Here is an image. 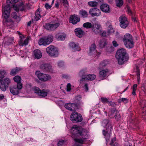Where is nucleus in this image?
<instances>
[{
	"mask_svg": "<svg viewBox=\"0 0 146 146\" xmlns=\"http://www.w3.org/2000/svg\"><path fill=\"white\" fill-rule=\"evenodd\" d=\"M102 125L105 127L106 131L103 130L102 131L103 135L105 136L106 141L108 142L110 139V134L112 129V125L108 119L104 120L102 122Z\"/></svg>",
	"mask_w": 146,
	"mask_h": 146,
	"instance_id": "nucleus-2",
	"label": "nucleus"
},
{
	"mask_svg": "<svg viewBox=\"0 0 146 146\" xmlns=\"http://www.w3.org/2000/svg\"><path fill=\"white\" fill-rule=\"evenodd\" d=\"M80 21V18L77 15L75 14L71 15L70 18L69 22L73 25L76 24Z\"/></svg>",
	"mask_w": 146,
	"mask_h": 146,
	"instance_id": "nucleus-20",
	"label": "nucleus"
},
{
	"mask_svg": "<svg viewBox=\"0 0 146 146\" xmlns=\"http://www.w3.org/2000/svg\"><path fill=\"white\" fill-rule=\"evenodd\" d=\"M89 13L92 17H98L101 15L100 10L96 8L91 9L89 10Z\"/></svg>",
	"mask_w": 146,
	"mask_h": 146,
	"instance_id": "nucleus-18",
	"label": "nucleus"
},
{
	"mask_svg": "<svg viewBox=\"0 0 146 146\" xmlns=\"http://www.w3.org/2000/svg\"><path fill=\"white\" fill-rule=\"evenodd\" d=\"M66 36V35L63 33H59L55 35V37L58 40H63L65 39Z\"/></svg>",
	"mask_w": 146,
	"mask_h": 146,
	"instance_id": "nucleus-26",
	"label": "nucleus"
},
{
	"mask_svg": "<svg viewBox=\"0 0 146 146\" xmlns=\"http://www.w3.org/2000/svg\"><path fill=\"white\" fill-rule=\"evenodd\" d=\"M38 43L40 45L46 46L47 45L44 37L40 38L38 40Z\"/></svg>",
	"mask_w": 146,
	"mask_h": 146,
	"instance_id": "nucleus-33",
	"label": "nucleus"
},
{
	"mask_svg": "<svg viewBox=\"0 0 146 146\" xmlns=\"http://www.w3.org/2000/svg\"><path fill=\"white\" fill-rule=\"evenodd\" d=\"M75 140L76 142L82 144L85 141L86 139L83 138V139H75Z\"/></svg>",
	"mask_w": 146,
	"mask_h": 146,
	"instance_id": "nucleus-49",
	"label": "nucleus"
},
{
	"mask_svg": "<svg viewBox=\"0 0 146 146\" xmlns=\"http://www.w3.org/2000/svg\"><path fill=\"white\" fill-rule=\"evenodd\" d=\"M97 50L96 49V45L95 44H93L90 46V48L89 54L90 55H96Z\"/></svg>",
	"mask_w": 146,
	"mask_h": 146,
	"instance_id": "nucleus-24",
	"label": "nucleus"
},
{
	"mask_svg": "<svg viewBox=\"0 0 146 146\" xmlns=\"http://www.w3.org/2000/svg\"><path fill=\"white\" fill-rule=\"evenodd\" d=\"M34 54L35 58L39 59L42 56V54L41 51L38 50L36 49L34 51Z\"/></svg>",
	"mask_w": 146,
	"mask_h": 146,
	"instance_id": "nucleus-28",
	"label": "nucleus"
},
{
	"mask_svg": "<svg viewBox=\"0 0 146 146\" xmlns=\"http://www.w3.org/2000/svg\"><path fill=\"white\" fill-rule=\"evenodd\" d=\"M118 102L119 103L121 102H123L124 103H126L128 102V100L126 98H123L121 99H119L118 100Z\"/></svg>",
	"mask_w": 146,
	"mask_h": 146,
	"instance_id": "nucleus-48",
	"label": "nucleus"
},
{
	"mask_svg": "<svg viewBox=\"0 0 146 146\" xmlns=\"http://www.w3.org/2000/svg\"><path fill=\"white\" fill-rule=\"evenodd\" d=\"M108 63V61L107 60L103 61L100 65V68H103Z\"/></svg>",
	"mask_w": 146,
	"mask_h": 146,
	"instance_id": "nucleus-46",
	"label": "nucleus"
},
{
	"mask_svg": "<svg viewBox=\"0 0 146 146\" xmlns=\"http://www.w3.org/2000/svg\"><path fill=\"white\" fill-rule=\"evenodd\" d=\"M116 6L118 7H121L123 4V0H115Z\"/></svg>",
	"mask_w": 146,
	"mask_h": 146,
	"instance_id": "nucleus-42",
	"label": "nucleus"
},
{
	"mask_svg": "<svg viewBox=\"0 0 146 146\" xmlns=\"http://www.w3.org/2000/svg\"><path fill=\"white\" fill-rule=\"evenodd\" d=\"M112 43L113 46L115 47H117L118 45V44L115 41H113L112 42Z\"/></svg>",
	"mask_w": 146,
	"mask_h": 146,
	"instance_id": "nucleus-60",
	"label": "nucleus"
},
{
	"mask_svg": "<svg viewBox=\"0 0 146 146\" xmlns=\"http://www.w3.org/2000/svg\"><path fill=\"white\" fill-rule=\"evenodd\" d=\"M45 7L47 9H50L52 7V6L51 5H50L48 3H46L45 5Z\"/></svg>",
	"mask_w": 146,
	"mask_h": 146,
	"instance_id": "nucleus-56",
	"label": "nucleus"
},
{
	"mask_svg": "<svg viewBox=\"0 0 146 146\" xmlns=\"http://www.w3.org/2000/svg\"><path fill=\"white\" fill-rule=\"evenodd\" d=\"M136 89H133V92H132V94L133 95L135 96L136 95V93H135V91H136Z\"/></svg>",
	"mask_w": 146,
	"mask_h": 146,
	"instance_id": "nucleus-64",
	"label": "nucleus"
},
{
	"mask_svg": "<svg viewBox=\"0 0 146 146\" xmlns=\"http://www.w3.org/2000/svg\"><path fill=\"white\" fill-rule=\"evenodd\" d=\"M6 75V72L4 70H0V82L5 77V75Z\"/></svg>",
	"mask_w": 146,
	"mask_h": 146,
	"instance_id": "nucleus-38",
	"label": "nucleus"
},
{
	"mask_svg": "<svg viewBox=\"0 0 146 146\" xmlns=\"http://www.w3.org/2000/svg\"><path fill=\"white\" fill-rule=\"evenodd\" d=\"M10 4L9 3H7V5H3L2 6V10L3 12V16L4 17L3 19L4 24L7 26H8L9 25L8 23H10L11 21L9 19L10 12Z\"/></svg>",
	"mask_w": 146,
	"mask_h": 146,
	"instance_id": "nucleus-3",
	"label": "nucleus"
},
{
	"mask_svg": "<svg viewBox=\"0 0 146 146\" xmlns=\"http://www.w3.org/2000/svg\"><path fill=\"white\" fill-rule=\"evenodd\" d=\"M46 51L51 57H56L58 55V51L56 48L52 45L49 46L46 48Z\"/></svg>",
	"mask_w": 146,
	"mask_h": 146,
	"instance_id": "nucleus-5",
	"label": "nucleus"
},
{
	"mask_svg": "<svg viewBox=\"0 0 146 146\" xmlns=\"http://www.w3.org/2000/svg\"><path fill=\"white\" fill-rule=\"evenodd\" d=\"M86 70H81L79 73V75L81 76L82 79L85 80H92L95 79L96 76L94 74H88L86 75Z\"/></svg>",
	"mask_w": 146,
	"mask_h": 146,
	"instance_id": "nucleus-6",
	"label": "nucleus"
},
{
	"mask_svg": "<svg viewBox=\"0 0 146 146\" xmlns=\"http://www.w3.org/2000/svg\"><path fill=\"white\" fill-rule=\"evenodd\" d=\"M44 37L47 45L49 44L53 41V37L51 35H49Z\"/></svg>",
	"mask_w": 146,
	"mask_h": 146,
	"instance_id": "nucleus-31",
	"label": "nucleus"
},
{
	"mask_svg": "<svg viewBox=\"0 0 146 146\" xmlns=\"http://www.w3.org/2000/svg\"><path fill=\"white\" fill-rule=\"evenodd\" d=\"M92 25L91 23L88 22L83 24V26L84 27L89 29L92 28Z\"/></svg>",
	"mask_w": 146,
	"mask_h": 146,
	"instance_id": "nucleus-43",
	"label": "nucleus"
},
{
	"mask_svg": "<svg viewBox=\"0 0 146 146\" xmlns=\"http://www.w3.org/2000/svg\"><path fill=\"white\" fill-rule=\"evenodd\" d=\"M120 27L123 29H125L129 24L127 18L124 16H121L119 18Z\"/></svg>",
	"mask_w": 146,
	"mask_h": 146,
	"instance_id": "nucleus-14",
	"label": "nucleus"
},
{
	"mask_svg": "<svg viewBox=\"0 0 146 146\" xmlns=\"http://www.w3.org/2000/svg\"><path fill=\"white\" fill-rule=\"evenodd\" d=\"M71 85L70 83L68 84L67 85V91H70L71 90Z\"/></svg>",
	"mask_w": 146,
	"mask_h": 146,
	"instance_id": "nucleus-55",
	"label": "nucleus"
},
{
	"mask_svg": "<svg viewBox=\"0 0 146 146\" xmlns=\"http://www.w3.org/2000/svg\"><path fill=\"white\" fill-rule=\"evenodd\" d=\"M39 9H37L35 13V21L38 20L41 17V15L40 14V12L39 11Z\"/></svg>",
	"mask_w": 146,
	"mask_h": 146,
	"instance_id": "nucleus-39",
	"label": "nucleus"
},
{
	"mask_svg": "<svg viewBox=\"0 0 146 146\" xmlns=\"http://www.w3.org/2000/svg\"><path fill=\"white\" fill-rule=\"evenodd\" d=\"M58 65L60 67H63L64 66V62H59L58 63Z\"/></svg>",
	"mask_w": 146,
	"mask_h": 146,
	"instance_id": "nucleus-57",
	"label": "nucleus"
},
{
	"mask_svg": "<svg viewBox=\"0 0 146 146\" xmlns=\"http://www.w3.org/2000/svg\"><path fill=\"white\" fill-rule=\"evenodd\" d=\"M108 71L107 69L103 70L100 72V77H105L107 75Z\"/></svg>",
	"mask_w": 146,
	"mask_h": 146,
	"instance_id": "nucleus-34",
	"label": "nucleus"
},
{
	"mask_svg": "<svg viewBox=\"0 0 146 146\" xmlns=\"http://www.w3.org/2000/svg\"><path fill=\"white\" fill-rule=\"evenodd\" d=\"M100 9L103 12L106 13H109L110 12L109 5L107 4L102 5L100 7Z\"/></svg>",
	"mask_w": 146,
	"mask_h": 146,
	"instance_id": "nucleus-23",
	"label": "nucleus"
},
{
	"mask_svg": "<svg viewBox=\"0 0 146 146\" xmlns=\"http://www.w3.org/2000/svg\"><path fill=\"white\" fill-rule=\"evenodd\" d=\"M60 1L63 3V5L67 8L69 7L68 2L67 0H60Z\"/></svg>",
	"mask_w": 146,
	"mask_h": 146,
	"instance_id": "nucleus-45",
	"label": "nucleus"
},
{
	"mask_svg": "<svg viewBox=\"0 0 146 146\" xmlns=\"http://www.w3.org/2000/svg\"><path fill=\"white\" fill-rule=\"evenodd\" d=\"M41 68L44 71L52 72V66L49 64H42L40 66Z\"/></svg>",
	"mask_w": 146,
	"mask_h": 146,
	"instance_id": "nucleus-21",
	"label": "nucleus"
},
{
	"mask_svg": "<svg viewBox=\"0 0 146 146\" xmlns=\"http://www.w3.org/2000/svg\"><path fill=\"white\" fill-rule=\"evenodd\" d=\"M14 81L17 83L18 84L19 83H20L21 85H22V83L21 82V77L19 76H15L13 78Z\"/></svg>",
	"mask_w": 146,
	"mask_h": 146,
	"instance_id": "nucleus-36",
	"label": "nucleus"
},
{
	"mask_svg": "<svg viewBox=\"0 0 146 146\" xmlns=\"http://www.w3.org/2000/svg\"><path fill=\"white\" fill-rule=\"evenodd\" d=\"M142 118L146 120V112L145 111H143L142 113Z\"/></svg>",
	"mask_w": 146,
	"mask_h": 146,
	"instance_id": "nucleus-59",
	"label": "nucleus"
},
{
	"mask_svg": "<svg viewBox=\"0 0 146 146\" xmlns=\"http://www.w3.org/2000/svg\"><path fill=\"white\" fill-rule=\"evenodd\" d=\"M13 6L14 9L17 12L19 10L22 11L24 9V5L23 3H21L19 4L16 5H13Z\"/></svg>",
	"mask_w": 146,
	"mask_h": 146,
	"instance_id": "nucleus-22",
	"label": "nucleus"
},
{
	"mask_svg": "<svg viewBox=\"0 0 146 146\" xmlns=\"http://www.w3.org/2000/svg\"><path fill=\"white\" fill-rule=\"evenodd\" d=\"M1 83L0 85V88L3 91H5L8 88V86L11 83V80L9 78H6L0 82Z\"/></svg>",
	"mask_w": 146,
	"mask_h": 146,
	"instance_id": "nucleus-7",
	"label": "nucleus"
},
{
	"mask_svg": "<svg viewBox=\"0 0 146 146\" xmlns=\"http://www.w3.org/2000/svg\"><path fill=\"white\" fill-rule=\"evenodd\" d=\"M76 100L80 101L81 99V97L80 96H78L76 97Z\"/></svg>",
	"mask_w": 146,
	"mask_h": 146,
	"instance_id": "nucleus-63",
	"label": "nucleus"
},
{
	"mask_svg": "<svg viewBox=\"0 0 146 146\" xmlns=\"http://www.w3.org/2000/svg\"><path fill=\"white\" fill-rule=\"evenodd\" d=\"M33 90L38 95L42 97H45L48 94V92L45 90L44 89L41 90L39 88L36 86L33 87Z\"/></svg>",
	"mask_w": 146,
	"mask_h": 146,
	"instance_id": "nucleus-10",
	"label": "nucleus"
},
{
	"mask_svg": "<svg viewBox=\"0 0 146 146\" xmlns=\"http://www.w3.org/2000/svg\"><path fill=\"white\" fill-rule=\"evenodd\" d=\"M92 30L96 34H100L102 32L101 25L97 23H95L93 25Z\"/></svg>",
	"mask_w": 146,
	"mask_h": 146,
	"instance_id": "nucleus-15",
	"label": "nucleus"
},
{
	"mask_svg": "<svg viewBox=\"0 0 146 146\" xmlns=\"http://www.w3.org/2000/svg\"><path fill=\"white\" fill-rule=\"evenodd\" d=\"M101 102L104 104L108 103L109 102L108 99L103 97L101 98Z\"/></svg>",
	"mask_w": 146,
	"mask_h": 146,
	"instance_id": "nucleus-47",
	"label": "nucleus"
},
{
	"mask_svg": "<svg viewBox=\"0 0 146 146\" xmlns=\"http://www.w3.org/2000/svg\"><path fill=\"white\" fill-rule=\"evenodd\" d=\"M64 107L66 109L70 111H74L77 108V104H76L69 103L66 104Z\"/></svg>",
	"mask_w": 146,
	"mask_h": 146,
	"instance_id": "nucleus-19",
	"label": "nucleus"
},
{
	"mask_svg": "<svg viewBox=\"0 0 146 146\" xmlns=\"http://www.w3.org/2000/svg\"><path fill=\"white\" fill-rule=\"evenodd\" d=\"M88 5L91 7H96L98 5V3L96 1H89L88 3Z\"/></svg>",
	"mask_w": 146,
	"mask_h": 146,
	"instance_id": "nucleus-37",
	"label": "nucleus"
},
{
	"mask_svg": "<svg viewBox=\"0 0 146 146\" xmlns=\"http://www.w3.org/2000/svg\"><path fill=\"white\" fill-rule=\"evenodd\" d=\"M19 0H7L6 1L7 3H10V4L12 3H15L17 2Z\"/></svg>",
	"mask_w": 146,
	"mask_h": 146,
	"instance_id": "nucleus-51",
	"label": "nucleus"
},
{
	"mask_svg": "<svg viewBox=\"0 0 146 146\" xmlns=\"http://www.w3.org/2000/svg\"><path fill=\"white\" fill-rule=\"evenodd\" d=\"M69 45L70 48L73 49L74 50L79 51L80 50V47L74 42H70L69 43Z\"/></svg>",
	"mask_w": 146,
	"mask_h": 146,
	"instance_id": "nucleus-29",
	"label": "nucleus"
},
{
	"mask_svg": "<svg viewBox=\"0 0 146 146\" xmlns=\"http://www.w3.org/2000/svg\"><path fill=\"white\" fill-rule=\"evenodd\" d=\"M82 136L83 138L86 139L88 138V135L87 134V131L86 129H83L82 131L80 132V133L79 135Z\"/></svg>",
	"mask_w": 146,
	"mask_h": 146,
	"instance_id": "nucleus-32",
	"label": "nucleus"
},
{
	"mask_svg": "<svg viewBox=\"0 0 146 146\" xmlns=\"http://www.w3.org/2000/svg\"><path fill=\"white\" fill-rule=\"evenodd\" d=\"M115 57L119 65L123 64L127 61L129 59V55L127 54L126 50L123 48L117 51Z\"/></svg>",
	"mask_w": 146,
	"mask_h": 146,
	"instance_id": "nucleus-1",
	"label": "nucleus"
},
{
	"mask_svg": "<svg viewBox=\"0 0 146 146\" xmlns=\"http://www.w3.org/2000/svg\"><path fill=\"white\" fill-rule=\"evenodd\" d=\"M17 32L18 34L19 35V37L20 38L19 42V44L22 46L27 45L28 43L29 38H27L24 40L23 39L25 38V37L23 35H22L20 32L18 31Z\"/></svg>",
	"mask_w": 146,
	"mask_h": 146,
	"instance_id": "nucleus-17",
	"label": "nucleus"
},
{
	"mask_svg": "<svg viewBox=\"0 0 146 146\" xmlns=\"http://www.w3.org/2000/svg\"><path fill=\"white\" fill-rule=\"evenodd\" d=\"M109 105L112 106L114 107L115 105V104L114 102H113L111 101H109V102L108 103Z\"/></svg>",
	"mask_w": 146,
	"mask_h": 146,
	"instance_id": "nucleus-58",
	"label": "nucleus"
},
{
	"mask_svg": "<svg viewBox=\"0 0 146 146\" xmlns=\"http://www.w3.org/2000/svg\"><path fill=\"white\" fill-rule=\"evenodd\" d=\"M116 138H114L113 139H112L111 140L110 145H112L114 143V142L116 141Z\"/></svg>",
	"mask_w": 146,
	"mask_h": 146,
	"instance_id": "nucleus-62",
	"label": "nucleus"
},
{
	"mask_svg": "<svg viewBox=\"0 0 146 146\" xmlns=\"http://www.w3.org/2000/svg\"><path fill=\"white\" fill-rule=\"evenodd\" d=\"M59 0H57L55 5V7L56 8L58 9L59 8L60 2Z\"/></svg>",
	"mask_w": 146,
	"mask_h": 146,
	"instance_id": "nucleus-53",
	"label": "nucleus"
},
{
	"mask_svg": "<svg viewBox=\"0 0 146 146\" xmlns=\"http://www.w3.org/2000/svg\"><path fill=\"white\" fill-rule=\"evenodd\" d=\"M23 85L19 83L16 86H14L9 88L11 92L14 95H17L19 94V90L22 88Z\"/></svg>",
	"mask_w": 146,
	"mask_h": 146,
	"instance_id": "nucleus-11",
	"label": "nucleus"
},
{
	"mask_svg": "<svg viewBox=\"0 0 146 146\" xmlns=\"http://www.w3.org/2000/svg\"><path fill=\"white\" fill-rule=\"evenodd\" d=\"M80 131V127L76 125H73L70 130L71 133L74 136L79 135Z\"/></svg>",
	"mask_w": 146,
	"mask_h": 146,
	"instance_id": "nucleus-16",
	"label": "nucleus"
},
{
	"mask_svg": "<svg viewBox=\"0 0 146 146\" xmlns=\"http://www.w3.org/2000/svg\"><path fill=\"white\" fill-rule=\"evenodd\" d=\"M141 107L142 109H144L146 107V101L145 100H142L141 102Z\"/></svg>",
	"mask_w": 146,
	"mask_h": 146,
	"instance_id": "nucleus-50",
	"label": "nucleus"
},
{
	"mask_svg": "<svg viewBox=\"0 0 146 146\" xmlns=\"http://www.w3.org/2000/svg\"><path fill=\"white\" fill-rule=\"evenodd\" d=\"M136 75L137 76V81L138 82V84H139V83L140 82V72H139V68L138 67H136Z\"/></svg>",
	"mask_w": 146,
	"mask_h": 146,
	"instance_id": "nucleus-41",
	"label": "nucleus"
},
{
	"mask_svg": "<svg viewBox=\"0 0 146 146\" xmlns=\"http://www.w3.org/2000/svg\"><path fill=\"white\" fill-rule=\"evenodd\" d=\"M36 74L38 78L41 80L46 82L51 79L50 76L47 74L39 73V72H36Z\"/></svg>",
	"mask_w": 146,
	"mask_h": 146,
	"instance_id": "nucleus-12",
	"label": "nucleus"
},
{
	"mask_svg": "<svg viewBox=\"0 0 146 146\" xmlns=\"http://www.w3.org/2000/svg\"><path fill=\"white\" fill-rule=\"evenodd\" d=\"M79 14L84 18H86L88 17V13L87 11L83 9L80 11Z\"/></svg>",
	"mask_w": 146,
	"mask_h": 146,
	"instance_id": "nucleus-35",
	"label": "nucleus"
},
{
	"mask_svg": "<svg viewBox=\"0 0 146 146\" xmlns=\"http://www.w3.org/2000/svg\"><path fill=\"white\" fill-rule=\"evenodd\" d=\"M60 25V23H58L51 24L48 23L46 24L44 27L48 30L53 31L58 28Z\"/></svg>",
	"mask_w": 146,
	"mask_h": 146,
	"instance_id": "nucleus-13",
	"label": "nucleus"
},
{
	"mask_svg": "<svg viewBox=\"0 0 146 146\" xmlns=\"http://www.w3.org/2000/svg\"><path fill=\"white\" fill-rule=\"evenodd\" d=\"M12 17L16 21L19 22L21 19V17L19 15H17L16 12H14L11 15Z\"/></svg>",
	"mask_w": 146,
	"mask_h": 146,
	"instance_id": "nucleus-27",
	"label": "nucleus"
},
{
	"mask_svg": "<svg viewBox=\"0 0 146 146\" xmlns=\"http://www.w3.org/2000/svg\"><path fill=\"white\" fill-rule=\"evenodd\" d=\"M74 32L76 35L79 38L82 37L84 35V32L80 28L75 29Z\"/></svg>",
	"mask_w": 146,
	"mask_h": 146,
	"instance_id": "nucleus-25",
	"label": "nucleus"
},
{
	"mask_svg": "<svg viewBox=\"0 0 146 146\" xmlns=\"http://www.w3.org/2000/svg\"><path fill=\"white\" fill-rule=\"evenodd\" d=\"M26 88L29 92L31 91L32 90H33V87L31 83H27L26 84Z\"/></svg>",
	"mask_w": 146,
	"mask_h": 146,
	"instance_id": "nucleus-44",
	"label": "nucleus"
},
{
	"mask_svg": "<svg viewBox=\"0 0 146 146\" xmlns=\"http://www.w3.org/2000/svg\"><path fill=\"white\" fill-rule=\"evenodd\" d=\"M109 115L111 118L115 117L116 120L117 121L120 120L121 118L119 113L115 108L110 109L109 113Z\"/></svg>",
	"mask_w": 146,
	"mask_h": 146,
	"instance_id": "nucleus-9",
	"label": "nucleus"
},
{
	"mask_svg": "<svg viewBox=\"0 0 146 146\" xmlns=\"http://www.w3.org/2000/svg\"><path fill=\"white\" fill-rule=\"evenodd\" d=\"M70 120L74 122H81L83 119L81 115L76 111L72 113L70 116Z\"/></svg>",
	"mask_w": 146,
	"mask_h": 146,
	"instance_id": "nucleus-8",
	"label": "nucleus"
},
{
	"mask_svg": "<svg viewBox=\"0 0 146 146\" xmlns=\"http://www.w3.org/2000/svg\"><path fill=\"white\" fill-rule=\"evenodd\" d=\"M99 46L101 48H103L106 44V41L104 39L101 40L99 42Z\"/></svg>",
	"mask_w": 146,
	"mask_h": 146,
	"instance_id": "nucleus-40",
	"label": "nucleus"
},
{
	"mask_svg": "<svg viewBox=\"0 0 146 146\" xmlns=\"http://www.w3.org/2000/svg\"><path fill=\"white\" fill-rule=\"evenodd\" d=\"M110 33V31H108V33H107L106 32L104 31L103 32L102 34H101V35L102 36H106L107 35H109V34Z\"/></svg>",
	"mask_w": 146,
	"mask_h": 146,
	"instance_id": "nucleus-54",
	"label": "nucleus"
},
{
	"mask_svg": "<svg viewBox=\"0 0 146 146\" xmlns=\"http://www.w3.org/2000/svg\"><path fill=\"white\" fill-rule=\"evenodd\" d=\"M123 41L127 48H130L133 47L134 43L133 37L129 34L126 33L124 35Z\"/></svg>",
	"mask_w": 146,
	"mask_h": 146,
	"instance_id": "nucleus-4",
	"label": "nucleus"
},
{
	"mask_svg": "<svg viewBox=\"0 0 146 146\" xmlns=\"http://www.w3.org/2000/svg\"><path fill=\"white\" fill-rule=\"evenodd\" d=\"M21 70L19 68L16 67L15 68L12 69L10 73V74L12 76H15L17 73L19 72Z\"/></svg>",
	"mask_w": 146,
	"mask_h": 146,
	"instance_id": "nucleus-30",
	"label": "nucleus"
},
{
	"mask_svg": "<svg viewBox=\"0 0 146 146\" xmlns=\"http://www.w3.org/2000/svg\"><path fill=\"white\" fill-rule=\"evenodd\" d=\"M84 88L85 89L86 91H87L88 90V85L87 84H86L84 86Z\"/></svg>",
	"mask_w": 146,
	"mask_h": 146,
	"instance_id": "nucleus-61",
	"label": "nucleus"
},
{
	"mask_svg": "<svg viewBox=\"0 0 146 146\" xmlns=\"http://www.w3.org/2000/svg\"><path fill=\"white\" fill-rule=\"evenodd\" d=\"M65 141L63 140H60L58 143V146H62L64 143Z\"/></svg>",
	"mask_w": 146,
	"mask_h": 146,
	"instance_id": "nucleus-52",
	"label": "nucleus"
}]
</instances>
